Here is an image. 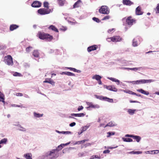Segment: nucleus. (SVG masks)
<instances>
[{
    "label": "nucleus",
    "instance_id": "1",
    "mask_svg": "<svg viewBox=\"0 0 159 159\" xmlns=\"http://www.w3.org/2000/svg\"><path fill=\"white\" fill-rule=\"evenodd\" d=\"M62 145H64V144H61L60 145L58 146L57 148L56 149L52 150V151L49 152L47 153V156H51V158H55L57 157L58 155V152L61 150L62 148Z\"/></svg>",
    "mask_w": 159,
    "mask_h": 159
},
{
    "label": "nucleus",
    "instance_id": "2",
    "mask_svg": "<svg viewBox=\"0 0 159 159\" xmlns=\"http://www.w3.org/2000/svg\"><path fill=\"white\" fill-rule=\"evenodd\" d=\"M38 35L40 39H45L48 41H51L53 39L52 35L44 32H39Z\"/></svg>",
    "mask_w": 159,
    "mask_h": 159
},
{
    "label": "nucleus",
    "instance_id": "3",
    "mask_svg": "<svg viewBox=\"0 0 159 159\" xmlns=\"http://www.w3.org/2000/svg\"><path fill=\"white\" fill-rule=\"evenodd\" d=\"M154 81L153 80H140L136 81H134L131 82V83L133 84H143L146 83H151Z\"/></svg>",
    "mask_w": 159,
    "mask_h": 159
},
{
    "label": "nucleus",
    "instance_id": "4",
    "mask_svg": "<svg viewBox=\"0 0 159 159\" xmlns=\"http://www.w3.org/2000/svg\"><path fill=\"white\" fill-rule=\"evenodd\" d=\"M99 11L101 14H108L109 13L110 10L107 6H102L99 9Z\"/></svg>",
    "mask_w": 159,
    "mask_h": 159
},
{
    "label": "nucleus",
    "instance_id": "5",
    "mask_svg": "<svg viewBox=\"0 0 159 159\" xmlns=\"http://www.w3.org/2000/svg\"><path fill=\"white\" fill-rule=\"evenodd\" d=\"M122 38L119 36H115L112 37L108 38L107 40L108 41H112L113 42H116L121 41Z\"/></svg>",
    "mask_w": 159,
    "mask_h": 159
},
{
    "label": "nucleus",
    "instance_id": "6",
    "mask_svg": "<svg viewBox=\"0 0 159 159\" xmlns=\"http://www.w3.org/2000/svg\"><path fill=\"white\" fill-rule=\"evenodd\" d=\"M51 10L50 9H47L45 8H41L38 10V13L41 15H44L49 13Z\"/></svg>",
    "mask_w": 159,
    "mask_h": 159
},
{
    "label": "nucleus",
    "instance_id": "7",
    "mask_svg": "<svg viewBox=\"0 0 159 159\" xmlns=\"http://www.w3.org/2000/svg\"><path fill=\"white\" fill-rule=\"evenodd\" d=\"M135 22L136 20L134 19L131 16L128 17L126 20V23L130 26L132 25L134 23H135Z\"/></svg>",
    "mask_w": 159,
    "mask_h": 159
},
{
    "label": "nucleus",
    "instance_id": "8",
    "mask_svg": "<svg viewBox=\"0 0 159 159\" xmlns=\"http://www.w3.org/2000/svg\"><path fill=\"white\" fill-rule=\"evenodd\" d=\"M41 3L39 1H35L32 4L31 6L34 7H40Z\"/></svg>",
    "mask_w": 159,
    "mask_h": 159
},
{
    "label": "nucleus",
    "instance_id": "9",
    "mask_svg": "<svg viewBox=\"0 0 159 159\" xmlns=\"http://www.w3.org/2000/svg\"><path fill=\"white\" fill-rule=\"evenodd\" d=\"M141 7L139 6L135 10L136 14L137 15H141L143 14V12L141 10Z\"/></svg>",
    "mask_w": 159,
    "mask_h": 159
},
{
    "label": "nucleus",
    "instance_id": "10",
    "mask_svg": "<svg viewBox=\"0 0 159 159\" xmlns=\"http://www.w3.org/2000/svg\"><path fill=\"white\" fill-rule=\"evenodd\" d=\"M97 45H93L87 48L88 52H90L92 51L96 50L98 48Z\"/></svg>",
    "mask_w": 159,
    "mask_h": 159
},
{
    "label": "nucleus",
    "instance_id": "11",
    "mask_svg": "<svg viewBox=\"0 0 159 159\" xmlns=\"http://www.w3.org/2000/svg\"><path fill=\"white\" fill-rule=\"evenodd\" d=\"M43 82L44 83H48L51 84L52 85H54L55 84V82L53 81L51 78L46 79L45 80L43 81Z\"/></svg>",
    "mask_w": 159,
    "mask_h": 159
},
{
    "label": "nucleus",
    "instance_id": "12",
    "mask_svg": "<svg viewBox=\"0 0 159 159\" xmlns=\"http://www.w3.org/2000/svg\"><path fill=\"white\" fill-rule=\"evenodd\" d=\"M48 29L49 30H51L56 32H58L59 31L57 28L54 25H53L50 26Z\"/></svg>",
    "mask_w": 159,
    "mask_h": 159
},
{
    "label": "nucleus",
    "instance_id": "13",
    "mask_svg": "<svg viewBox=\"0 0 159 159\" xmlns=\"http://www.w3.org/2000/svg\"><path fill=\"white\" fill-rule=\"evenodd\" d=\"M123 3L124 5L129 6L134 4L133 2L129 0H123Z\"/></svg>",
    "mask_w": 159,
    "mask_h": 159
},
{
    "label": "nucleus",
    "instance_id": "14",
    "mask_svg": "<svg viewBox=\"0 0 159 159\" xmlns=\"http://www.w3.org/2000/svg\"><path fill=\"white\" fill-rule=\"evenodd\" d=\"M4 61L5 63L9 65L10 64V55H8L7 57H5Z\"/></svg>",
    "mask_w": 159,
    "mask_h": 159
},
{
    "label": "nucleus",
    "instance_id": "15",
    "mask_svg": "<svg viewBox=\"0 0 159 159\" xmlns=\"http://www.w3.org/2000/svg\"><path fill=\"white\" fill-rule=\"evenodd\" d=\"M24 156L26 159H32V155L31 153H27L25 154Z\"/></svg>",
    "mask_w": 159,
    "mask_h": 159
},
{
    "label": "nucleus",
    "instance_id": "16",
    "mask_svg": "<svg viewBox=\"0 0 159 159\" xmlns=\"http://www.w3.org/2000/svg\"><path fill=\"white\" fill-rule=\"evenodd\" d=\"M137 91L141 93H142L146 95H148L149 94V93L147 91H145L144 90H143L142 89H139L137 90Z\"/></svg>",
    "mask_w": 159,
    "mask_h": 159
},
{
    "label": "nucleus",
    "instance_id": "17",
    "mask_svg": "<svg viewBox=\"0 0 159 159\" xmlns=\"http://www.w3.org/2000/svg\"><path fill=\"white\" fill-rule=\"evenodd\" d=\"M19 26L16 25L12 24L11 25L10 30L11 31H13L18 28Z\"/></svg>",
    "mask_w": 159,
    "mask_h": 159
},
{
    "label": "nucleus",
    "instance_id": "18",
    "mask_svg": "<svg viewBox=\"0 0 159 159\" xmlns=\"http://www.w3.org/2000/svg\"><path fill=\"white\" fill-rule=\"evenodd\" d=\"M33 55L34 57H38L39 56V53L37 50H34L33 52Z\"/></svg>",
    "mask_w": 159,
    "mask_h": 159
},
{
    "label": "nucleus",
    "instance_id": "19",
    "mask_svg": "<svg viewBox=\"0 0 159 159\" xmlns=\"http://www.w3.org/2000/svg\"><path fill=\"white\" fill-rule=\"evenodd\" d=\"M62 74L67 75L69 76H75V75L71 72L67 71L65 72H63Z\"/></svg>",
    "mask_w": 159,
    "mask_h": 159
},
{
    "label": "nucleus",
    "instance_id": "20",
    "mask_svg": "<svg viewBox=\"0 0 159 159\" xmlns=\"http://www.w3.org/2000/svg\"><path fill=\"white\" fill-rule=\"evenodd\" d=\"M81 1L80 0H78L73 5V8H75L78 7L80 6V4L81 3Z\"/></svg>",
    "mask_w": 159,
    "mask_h": 159
},
{
    "label": "nucleus",
    "instance_id": "21",
    "mask_svg": "<svg viewBox=\"0 0 159 159\" xmlns=\"http://www.w3.org/2000/svg\"><path fill=\"white\" fill-rule=\"evenodd\" d=\"M108 79L112 81L116 82L117 85H119L120 84V81L119 80L116 79V78L110 77L108 78Z\"/></svg>",
    "mask_w": 159,
    "mask_h": 159
},
{
    "label": "nucleus",
    "instance_id": "22",
    "mask_svg": "<svg viewBox=\"0 0 159 159\" xmlns=\"http://www.w3.org/2000/svg\"><path fill=\"white\" fill-rule=\"evenodd\" d=\"M65 2V0H57V2L59 5L61 6H63Z\"/></svg>",
    "mask_w": 159,
    "mask_h": 159
},
{
    "label": "nucleus",
    "instance_id": "23",
    "mask_svg": "<svg viewBox=\"0 0 159 159\" xmlns=\"http://www.w3.org/2000/svg\"><path fill=\"white\" fill-rule=\"evenodd\" d=\"M132 138L136 140V141L138 142H139L141 139L140 137L136 135H133Z\"/></svg>",
    "mask_w": 159,
    "mask_h": 159
},
{
    "label": "nucleus",
    "instance_id": "24",
    "mask_svg": "<svg viewBox=\"0 0 159 159\" xmlns=\"http://www.w3.org/2000/svg\"><path fill=\"white\" fill-rule=\"evenodd\" d=\"M71 116H74L76 117H82L84 116L85 114L83 113H81L79 114H71Z\"/></svg>",
    "mask_w": 159,
    "mask_h": 159
},
{
    "label": "nucleus",
    "instance_id": "25",
    "mask_svg": "<svg viewBox=\"0 0 159 159\" xmlns=\"http://www.w3.org/2000/svg\"><path fill=\"white\" fill-rule=\"evenodd\" d=\"M102 78V77L98 75H95L93 76L92 79H95L97 80H100Z\"/></svg>",
    "mask_w": 159,
    "mask_h": 159
},
{
    "label": "nucleus",
    "instance_id": "26",
    "mask_svg": "<svg viewBox=\"0 0 159 159\" xmlns=\"http://www.w3.org/2000/svg\"><path fill=\"white\" fill-rule=\"evenodd\" d=\"M115 125L114 123L113 122L111 121L107 124L104 127V128H105L107 126L112 127Z\"/></svg>",
    "mask_w": 159,
    "mask_h": 159
},
{
    "label": "nucleus",
    "instance_id": "27",
    "mask_svg": "<svg viewBox=\"0 0 159 159\" xmlns=\"http://www.w3.org/2000/svg\"><path fill=\"white\" fill-rule=\"evenodd\" d=\"M67 69H69L71 71H73L74 72H76L78 73L80 72V71L79 70H77L76 69L72 67H67Z\"/></svg>",
    "mask_w": 159,
    "mask_h": 159
},
{
    "label": "nucleus",
    "instance_id": "28",
    "mask_svg": "<svg viewBox=\"0 0 159 159\" xmlns=\"http://www.w3.org/2000/svg\"><path fill=\"white\" fill-rule=\"evenodd\" d=\"M141 68V67H139V68L137 67H134L133 68H125V69L128 70H133L134 71H136L140 68Z\"/></svg>",
    "mask_w": 159,
    "mask_h": 159
},
{
    "label": "nucleus",
    "instance_id": "29",
    "mask_svg": "<svg viewBox=\"0 0 159 159\" xmlns=\"http://www.w3.org/2000/svg\"><path fill=\"white\" fill-rule=\"evenodd\" d=\"M12 73L13 74V75L15 76L21 77L22 76V75L20 73L17 72H13Z\"/></svg>",
    "mask_w": 159,
    "mask_h": 159
},
{
    "label": "nucleus",
    "instance_id": "30",
    "mask_svg": "<svg viewBox=\"0 0 159 159\" xmlns=\"http://www.w3.org/2000/svg\"><path fill=\"white\" fill-rule=\"evenodd\" d=\"M123 141L126 142H133V140L130 138H122Z\"/></svg>",
    "mask_w": 159,
    "mask_h": 159
},
{
    "label": "nucleus",
    "instance_id": "31",
    "mask_svg": "<svg viewBox=\"0 0 159 159\" xmlns=\"http://www.w3.org/2000/svg\"><path fill=\"white\" fill-rule=\"evenodd\" d=\"M136 110L135 109L132 110L131 109H129L128 111V113L131 115H133L135 112Z\"/></svg>",
    "mask_w": 159,
    "mask_h": 159
},
{
    "label": "nucleus",
    "instance_id": "32",
    "mask_svg": "<svg viewBox=\"0 0 159 159\" xmlns=\"http://www.w3.org/2000/svg\"><path fill=\"white\" fill-rule=\"evenodd\" d=\"M43 115V114H40L39 113H37L35 112L34 113V116L36 117H42Z\"/></svg>",
    "mask_w": 159,
    "mask_h": 159
},
{
    "label": "nucleus",
    "instance_id": "33",
    "mask_svg": "<svg viewBox=\"0 0 159 159\" xmlns=\"http://www.w3.org/2000/svg\"><path fill=\"white\" fill-rule=\"evenodd\" d=\"M129 153L131 154H140L142 153V152L141 151H131L129 152Z\"/></svg>",
    "mask_w": 159,
    "mask_h": 159
},
{
    "label": "nucleus",
    "instance_id": "34",
    "mask_svg": "<svg viewBox=\"0 0 159 159\" xmlns=\"http://www.w3.org/2000/svg\"><path fill=\"white\" fill-rule=\"evenodd\" d=\"M87 105L89 106L88 108H95L96 107V106L93 105L92 102H88Z\"/></svg>",
    "mask_w": 159,
    "mask_h": 159
},
{
    "label": "nucleus",
    "instance_id": "35",
    "mask_svg": "<svg viewBox=\"0 0 159 159\" xmlns=\"http://www.w3.org/2000/svg\"><path fill=\"white\" fill-rule=\"evenodd\" d=\"M49 3L48 2H45L43 3V6L44 7L47 8V9H49Z\"/></svg>",
    "mask_w": 159,
    "mask_h": 159
},
{
    "label": "nucleus",
    "instance_id": "36",
    "mask_svg": "<svg viewBox=\"0 0 159 159\" xmlns=\"http://www.w3.org/2000/svg\"><path fill=\"white\" fill-rule=\"evenodd\" d=\"M7 141V139L6 138H4L0 141V144L2 143H6Z\"/></svg>",
    "mask_w": 159,
    "mask_h": 159
},
{
    "label": "nucleus",
    "instance_id": "37",
    "mask_svg": "<svg viewBox=\"0 0 159 159\" xmlns=\"http://www.w3.org/2000/svg\"><path fill=\"white\" fill-rule=\"evenodd\" d=\"M111 87L112 88L111 89L110 91L114 92H117V89L115 87V86L112 85Z\"/></svg>",
    "mask_w": 159,
    "mask_h": 159
},
{
    "label": "nucleus",
    "instance_id": "38",
    "mask_svg": "<svg viewBox=\"0 0 159 159\" xmlns=\"http://www.w3.org/2000/svg\"><path fill=\"white\" fill-rule=\"evenodd\" d=\"M3 97H4V95H3L2 94V93L0 92V98L1 99V100H0V101H2L3 102H4V98H3Z\"/></svg>",
    "mask_w": 159,
    "mask_h": 159
},
{
    "label": "nucleus",
    "instance_id": "39",
    "mask_svg": "<svg viewBox=\"0 0 159 159\" xmlns=\"http://www.w3.org/2000/svg\"><path fill=\"white\" fill-rule=\"evenodd\" d=\"M108 135L107 136V137H109L111 136L114 135L115 134V132H108L107 133Z\"/></svg>",
    "mask_w": 159,
    "mask_h": 159
},
{
    "label": "nucleus",
    "instance_id": "40",
    "mask_svg": "<svg viewBox=\"0 0 159 159\" xmlns=\"http://www.w3.org/2000/svg\"><path fill=\"white\" fill-rule=\"evenodd\" d=\"M133 45L134 47H136L138 46V43L136 40L134 39L133 41Z\"/></svg>",
    "mask_w": 159,
    "mask_h": 159
},
{
    "label": "nucleus",
    "instance_id": "41",
    "mask_svg": "<svg viewBox=\"0 0 159 159\" xmlns=\"http://www.w3.org/2000/svg\"><path fill=\"white\" fill-rule=\"evenodd\" d=\"M104 99H106V101L111 102H112L113 101V99H110L107 97L104 98Z\"/></svg>",
    "mask_w": 159,
    "mask_h": 159
},
{
    "label": "nucleus",
    "instance_id": "42",
    "mask_svg": "<svg viewBox=\"0 0 159 159\" xmlns=\"http://www.w3.org/2000/svg\"><path fill=\"white\" fill-rule=\"evenodd\" d=\"M111 86H112V85L107 86V85H104V88H106L107 89H108L109 90H110V91L111 89L112 88V87Z\"/></svg>",
    "mask_w": 159,
    "mask_h": 159
},
{
    "label": "nucleus",
    "instance_id": "43",
    "mask_svg": "<svg viewBox=\"0 0 159 159\" xmlns=\"http://www.w3.org/2000/svg\"><path fill=\"white\" fill-rule=\"evenodd\" d=\"M155 10L156 13H159V3L157 4Z\"/></svg>",
    "mask_w": 159,
    "mask_h": 159
},
{
    "label": "nucleus",
    "instance_id": "44",
    "mask_svg": "<svg viewBox=\"0 0 159 159\" xmlns=\"http://www.w3.org/2000/svg\"><path fill=\"white\" fill-rule=\"evenodd\" d=\"M130 93L132 95H135L138 97H140L141 96V95L137 94L136 93L132 91H130Z\"/></svg>",
    "mask_w": 159,
    "mask_h": 159
},
{
    "label": "nucleus",
    "instance_id": "45",
    "mask_svg": "<svg viewBox=\"0 0 159 159\" xmlns=\"http://www.w3.org/2000/svg\"><path fill=\"white\" fill-rule=\"evenodd\" d=\"M110 18V16H109V15L107 16L104 17H103V18L102 19V20H108V19H109Z\"/></svg>",
    "mask_w": 159,
    "mask_h": 159
},
{
    "label": "nucleus",
    "instance_id": "46",
    "mask_svg": "<svg viewBox=\"0 0 159 159\" xmlns=\"http://www.w3.org/2000/svg\"><path fill=\"white\" fill-rule=\"evenodd\" d=\"M93 20L96 21L97 22L99 23L100 22V20L98 18L95 17H93Z\"/></svg>",
    "mask_w": 159,
    "mask_h": 159
},
{
    "label": "nucleus",
    "instance_id": "47",
    "mask_svg": "<svg viewBox=\"0 0 159 159\" xmlns=\"http://www.w3.org/2000/svg\"><path fill=\"white\" fill-rule=\"evenodd\" d=\"M32 47H30V46H29V47H27L26 48V51L27 52H29L31 49H32Z\"/></svg>",
    "mask_w": 159,
    "mask_h": 159
},
{
    "label": "nucleus",
    "instance_id": "48",
    "mask_svg": "<svg viewBox=\"0 0 159 159\" xmlns=\"http://www.w3.org/2000/svg\"><path fill=\"white\" fill-rule=\"evenodd\" d=\"M110 151L108 149L106 150L103 151V153L104 154L108 153L110 152Z\"/></svg>",
    "mask_w": 159,
    "mask_h": 159
},
{
    "label": "nucleus",
    "instance_id": "49",
    "mask_svg": "<svg viewBox=\"0 0 159 159\" xmlns=\"http://www.w3.org/2000/svg\"><path fill=\"white\" fill-rule=\"evenodd\" d=\"M91 145V143H86L84 145V146L85 148H86L88 146H90Z\"/></svg>",
    "mask_w": 159,
    "mask_h": 159
},
{
    "label": "nucleus",
    "instance_id": "50",
    "mask_svg": "<svg viewBox=\"0 0 159 159\" xmlns=\"http://www.w3.org/2000/svg\"><path fill=\"white\" fill-rule=\"evenodd\" d=\"M16 95L17 96H22L23 94L22 93H16Z\"/></svg>",
    "mask_w": 159,
    "mask_h": 159
},
{
    "label": "nucleus",
    "instance_id": "51",
    "mask_svg": "<svg viewBox=\"0 0 159 159\" xmlns=\"http://www.w3.org/2000/svg\"><path fill=\"white\" fill-rule=\"evenodd\" d=\"M76 125V123L75 122H73L70 124V126L71 127H73Z\"/></svg>",
    "mask_w": 159,
    "mask_h": 159
},
{
    "label": "nucleus",
    "instance_id": "52",
    "mask_svg": "<svg viewBox=\"0 0 159 159\" xmlns=\"http://www.w3.org/2000/svg\"><path fill=\"white\" fill-rule=\"evenodd\" d=\"M89 141V139H84V140H81L80 141V142L81 143H83L86 141Z\"/></svg>",
    "mask_w": 159,
    "mask_h": 159
},
{
    "label": "nucleus",
    "instance_id": "53",
    "mask_svg": "<svg viewBox=\"0 0 159 159\" xmlns=\"http://www.w3.org/2000/svg\"><path fill=\"white\" fill-rule=\"evenodd\" d=\"M83 107L82 106H81L78 108V111H80L82 110L83 109Z\"/></svg>",
    "mask_w": 159,
    "mask_h": 159
},
{
    "label": "nucleus",
    "instance_id": "54",
    "mask_svg": "<svg viewBox=\"0 0 159 159\" xmlns=\"http://www.w3.org/2000/svg\"><path fill=\"white\" fill-rule=\"evenodd\" d=\"M15 105H12V107H22L23 106L22 105H16V106H15Z\"/></svg>",
    "mask_w": 159,
    "mask_h": 159
},
{
    "label": "nucleus",
    "instance_id": "55",
    "mask_svg": "<svg viewBox=\"0 0 159 159\" xmlns=\"http://www.w3.org/2000/svg\"><path fill=\"white\" fill-rule=\"evenodd\" d=\"M152 152H153V154H157L159 152V150H155L152 151Z\"/></svg>",
    "mask_w": 159,
    "mask_h": 159
},
{
    "label": "nucleus",
    "instance_id": "56",
    "mask_svg": "<svg viewBox=\"0 0 159 159\" xmlns=\"http://www.w3.org/2000/svg\"><path fill=\"white\" fill-rule=\"evenodd\" d=\"M133 135H130V134H127L125 135V137H130V138H132Z\"/></svg>",
    "mask_w": 159,
    "mask_h": 159
},
{
    "label": "nucleus",
    "instance_id": "57",
    "mask_svg": "<svg viewBox=\"0 0 159 159\" xmlns=\"http://www.w3.org/2000/svg\"><path fill=\"white\" fill-rule=\"evenodd\" d=\"M130 102H131V103H133V102H134V103H138L139 102L137 101H132V100H130Z\"/></svg>",
    "mask_w": 159,
    "mask_h": 159
},
{
    "label": "nucleus",
    "instance_id": "58",
    "mask_svg": "<svg viewBox=\"0 0 159 159\" xmlns=\"http://www.w3.org/2000/svg\"><path fill=\"white\" fill-rule=\"evenodd\" d=\"M64 133H65V134H71V132L70 131H65V132H64Z\"/></svg>",
    "mask_w": 159,
    "mask_h": 159
},
{
    "label": "nucleus",
    "instance_id": "59",
    "mask_svg": "<svg viewBox=\"0 0 159 159\" xmlns=\"http://www.w3.org/2000/svg\"><path fill=\"white\" fill-rule=\"evenodd\" d=\"M13 64V62L12 61V58L11 56V65H12Z\"/></svg>",
    "mask_w": 159,
    "mask_h": 159
},
{
    "label": "nucleus",
    "instance_id": "60",
    "mask_svg": "<svg viewBox=\"0 0 159 159\" xmlns=\"http://www.w3.org/2000/svg\"><path fill=\"white\" fill-rule=\"evenodd\" d=\"M95 158L97 159H100V157L97 155H94Z\"/></svg>",
    "mask_w": 159,
    "mask_h": 159
},
{
    "label": "nucleus",
    "instance_id": "61",
    "mask_svg": "<svg viewBox=\"0 0 159 159\" xmlns=\"http://www.w3.org/2000/svg\"><path fill=\"white\" fill-rule=\"evenodd\" d=\"M114 30V29H109V30H108V33H110V32H111L112 31H113Z\"/></svg>",
    "mask_w": 159,
    "mask_h": 159
},
{
    "label": "nucleus",
    "instance_id": "62",
    "mask_svg": "<svg viewBox=\"0 0 159 159\" xmlns=\"http://www.w3.org/2000/svg\"><path fill=\"white\" fill-rule=\"evenodd\" d=\"M98 83L99 84H102V82L101 81V79L100 80H98Z\"/></svg>",
    "mask_w": 159,
    "mask_h": 159
},
{
    "label": "nucleus",
    "instance_id": "63",
    "mask_svg": "<svg viewBox=\"0 0 159 159\" xmlns=\"http://www.w3.org/2000/svg\"><path fill=\"white\" fill-rule=\"evenodd\" d=\"M63 28H61L60 29L63 31H65L66 30V28L63 27Z\"/></svg>",
    "mask_w": 159,
    "mask_h": 159
},
{
    "label": "nucleus",
    "instance_id": "64",
    "mask_svg": "<svg viewBox=\"0 0 159 159\" xmlns=\"http://www.w3.org/2000/svg\"><path fill=\"white\" fill-rule=\"evenodd\" d=\"M95 158V157H94V155H93L91 156L89 159H94Z\"/></svg>",
    "mask_w": 159,
    "mask_h": 159
}]
</instances>
